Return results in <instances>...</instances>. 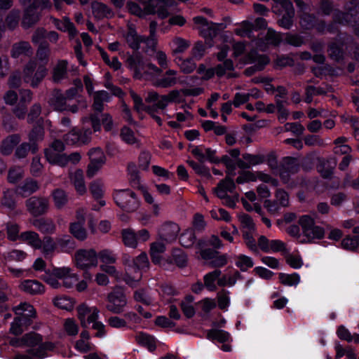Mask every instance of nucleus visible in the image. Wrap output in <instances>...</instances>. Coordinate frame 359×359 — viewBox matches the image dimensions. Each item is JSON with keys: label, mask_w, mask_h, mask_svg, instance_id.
<instances>
[{"label": "nucleus", "mask_w": 359, "mask_h": 359, "mask_svg": "<svg viewBox=\"0 0 359 359\" xmlns=\"http://www.w3.org/2000/svg\"><path fill=\"white\" fill-rule=\"evenodd\" d=\"M46 262L42 258H37L32 266L35 271H44L45 273L41 276V279L54 289L62 287L71 288L79 280L78 275L73 273L69 267H54L52 270L46 271Z\"/></svg>", "instance_id": "f257e3e1"}, {"label": "nucleus", "mask_w": 359, "mask_h": 359, "mask_svg": "<svg viewBox=\"0 0 359 359\" xmlns=\"http://www.w3.org/2000/svg\"><path fill=\"white\" fill-rule=\"evenodd\" d=\"M229 53H231V56L241 65L255 64L253 67L256 71L262 70L270 62L266 55L259 53L257 49L252 46H224L217 54L218 60L221 61L225 59Z\"/></svg>", "instance_id": "f03ea898"}, {"label": "nucleus", "mask_w": 359, "mask_h": 359, "mask_svg": "<svg viewBox=\"0 0 359 359\" xmlns=\"http://www.w3.org/2000/svg\"><path fill=\"white\" fill-rule=\"evenodd\" d=\"M123 262L128 266L123 276L124 281L131 287L136 286L142 278L141 270L149 267L147 255L142 252L135 259H131L128 255H124Z\"/></svg>", "instance_id": "7ed1b4c3"}, {"label": "nucleus", "mask_w": 359, "mask_h": 359, "mask_svg": "<svg viewBox=\"0 0 359 359\" xmlns=\"http://www.w3.org/2000/svg\"><path fill=\"white\" fill-rule=\"evenodd\" d=\"M76 311L77 318L82 327L86 328L89 324L92 323V328L97 330L95 337L101 338L106 334L104 325L102 322L97 320L100 313V311L97 307L89 306L83 303L77 306Z\"/></svg>", "instance_id": "20e7f679"}, {"label": "nucleus", "mask_w": 359, "mask_h": 359, "mask_svg": "<svg viewBox=\"0 0 359 359\" xmlns=\"http://www.w3.org/2000/svg\"><path fill=\"white\" fill-rule=\"evenodd\" d=\"M144 8H142L138 4L134 2L128 1L127 8L128 11L137 16L142 17L145 15L156 13L158 18L163 19L168 16V13L163 9V4H172L169 0H140Z\"/></svg>", "instance_id": "39448f33"}, {"label": "nucleus", "mask_w": 359, "mask_h": 359, "mask_svg": "<svg viewBox=\"0 0 359 359\" xmlns=\"http://www.w3.org/2000/svg\"><path fill=\"white\" fill-rule=\"evenodd\" d=\"M299 224L302 229L301 243H309L315 239H320L324 236L322 227L315 224L314 219L309 215H302L299 219Z\"/></svg>", "instance_id": "423d86ee"}, {"label": "nucleus", "mask_w": 359, "mask_h": 359, "mask_svg": "<svg viewBox=\"0 0 359 359\" xmlns=\"http://www.w3.org/2000/svg\"><path fill=\"white\" fill-rule=\"evenodd\" d=\"M273 11L280 16V25L285 28H290L292 25L294 10L290 0H273Z\"/></svg>", "instance_id": "0eeeda50"}, {"label": "nucleus", "mask_w": 359, "mask_h": 359, "mask_svg": "<svg viewBox=\"0 0 359 359\" xmlns=\"http://www.w3.org/2000/svg\"><path fill=\"white\" fill-rule=\"evenodd\" d=\"M114 200L118 207L127 212H134L140 206V201L136 194L130 189L115 191Z\"/></svg>", "instance_id": "6e6552de"}, {"label": "nucleus", "mask_w": 359, "mask_h": 359, "mask_svg": "<svg viewBox=\"0 0 359 359\" xmlns=\"http://www.w3.org/2000/svg\"><path fill=\"white\" fill-rule=\"evenodd\" d=\"M145 102L147 103L155 102V109L163 110L170 103H180L182 102L180 91L172 90L167 95H160L156 91L151 90L148 92L147 96L145 97Z\"/></svg>", "instance_id": "1a4fd4ad"}, {"label": "nucleus", "mask_w": 359, "mask_h": 359, "mask_svg": "<svg viewBox=\"0 0 359 359\" xmlns=\"http://www.w3.org/2000/svg\"><path fill=\"white\" fill-rule=\"evenodd\" d=\"M107 301L106 309L114 314L123 313L128 303L125 293L119 288H115L109 292Z\"/></svg>", "instance_id": "9d476101"}, {"label": "nucleus", "mask_w": 359, "mask_h": 359, "mask_svg": "<svg viewBox=\"0 0 359 359\" xmlns=\"http://www.w3.org/2000/svg\"><path fill=\"white\" fill-rule=\"evenodd\" d=\"M76 267L85 270L97 266V254L94 249H80L74 255Z\"/></svg>", "instance_id": "9b49d317"}, {"label": "nucleus", "mask_w": 359, "mask_h": 359, "mask_svg": "<svg viewBox=\"0 0 359 359\" xmlns=\"http://www.w3.org/2000/svg\"><path fill=\"white\" fill-rule=\"evenodd\" d=\"M262 35L263 45H278L284 41H286L288 45H298L301 42L299 41V37L288 34H281L271 28L262 33Z\"/></svg>", "instance_id": "f8f14e48"}, {"label": "nucleus", "mask_w": 359, "mask_h": 359, "mask_svg": "<svg viewBox=\"0 0 359 359\" xmlns=\"http://www.w3.org/2000/svg\"><path fill=\"white\" fill-rule=\"evenodd\" d=\"M196 28L199 31L201 35L205 38H212L217 33L225 28L222 23L215 24L208 22L204 18L197 16L194 18Z\"/></svg>", "instance_id": "ddd939ff"}, {"label": "nucleus", "mask_w": 359, "mask_h": 359, "mask_svg": "<svg viewBox=\"0 0 359 359\" xmlns=\"http://www.w3.org/2000/svg\"><path fill=\"white\" fill-rule=\"evenodd\" d=\"M157 27L156 22H151L150 24V33L151 36L149 38H144L143 36H138L136 31L131 27L128 28V32L126 35L127 42L130 45H139L140 43H145L146 45H155L157 41L154 36V32Z\"/></svg>", "instance_id": "4468645a"}, {"label": "nucleus", "mask_w": 359, "mask_h": 359, "mask_svg": "<svg viewBox=\"0 0 359 359\" xmlns=\"http://www.w3.org/2000/svg\"><path fill=\"white\" fill-rule=\"evenodd\" d=\"M28 212L33 216H39L44 214L48 208V200L44 197L32 196L25 201Z\"/></svg>", "instance_id": "2eb2a0df"}, {"label": "nucleus", "mask_w": 359, "mask_h": 359, "mask_svg": "<svg viewBox=\"0 0 359 359\" xmlns=\"http://www.w3.org/2000/svg\"><path fill=\"white\" fill-rule=\"evenodd\" d=\"M54 344L51 342H44L36 348H29L25 353H18L12 359H39L47 356L46 352L52 351Z\"/></svg>", "instance_id": "dca6fc26"}, {"label": "nucleus", "mask_w": 359, "mask_h": 359, "mask_svg": "<svg viewBox=\"0 0 359 359\" xmlns=\"http://www.w3.org/2000/svg\"><path fill=\"white\" fill-rule=\"evenodd\" d=\"M82 123L83 125V134H81V140L82 144L88 143L92 135V130L88 128V124L90 123L94 132L100 131L101 128L100 121L97 115L91 114L90 116L83 117L82 118Z\"/></svg>", "instance_id": "f3484780"}, {"label": "nucleus", "mask_w": 359, "mask_h": 359, "mask_svg": "<svg viewBox=\"0 0 359 359\" xmlns=\"http://www.w3.org/2000/svg\"><path fill=\"white\" fill-rule=\"evenodd\" d=\"M269 253L282 252L285 250V243L280 240H269L264 236H261L257 241V250Z\"/></svg>", "instance_id": "a211bd4d"}, {"label": "nucleus", "mask_w": 359, "mask_h": 359, "mask_svg": "<svg viewBox=\"0 0 359 359\" xmlns=\"http://www.w3.org/2000/svg\"><path fill=\"white\" fill-rule=\"evenodd\" d=\"M180 232L179 226L174 222L164 223L158 230L160 238L167 243L172 242L176 239Z\"/></svg>", "instance_id": "6ab92c4d"}, {"label": "nucleus", "mask_w": 359, "mask_h": 359, "mask_svg": "<svg viewBox=\"0 0 359 359\" xmlns=\"http://www.w3.org/2000/svg\"><path fill=\"white\" fill-rule=\"evenodd\" d=\"M58 39V34L55 32H46L43 29H38L32 36V42L41 45L55 43Z\"/></svg>", "instance_id": "aec40b11"}, {"label": "nucleus", "mask_w": 359, "mask_h": 359, "mask_svg": "<svg viewBox=\"0 0 359 359\" xmlns=\"http://www.w3.org/2000/svg\"><path fill=\"white\" fill-rule=\"evenodd\" d=\"M20 289L32 295L43 294L45 292L43 285L36 280H25L19 285Z\"/></svg>", "instance_id": "412c9836"}, {"label": "nucleus", "mask_w": 359, "mask_h": 359, "mask_svg": "<svg viewBox=\"0 0 359 359\" xmlns=\"http://www.w3.org/2000/svg\"><path fill=\"white\" fill-rule=\"evenodd\" d=\"M39 189L38 182L32 178H27L16 188V192L22 197L26 198Z\"/></svg>", "instance_id": "4be33fe9"}, {"label": "nucleus", "mask_w": 359, "mask_h": 359, "mask_svg": "<svg viewBox=\"0 0 359 359\" xmlns=\"http://www.w3.org/2000/svg\"><path fill=\"white\" fill-rule=\"evenodd\" d=\"M264 162V157L262 155H253L250 154H244L243 159L237 160L238 167L241 169H248L252 166L262 164Z\"/></svg>", "instance_id": "5701e85b"}, {"label": "nucleus", "mask_w": 359, "mask_h": 359, "mask_svg": "<svg viewBox=\"0 0 359 359\" xmlns=\"http://www.w3.org/2000/svg\"><path fill=\"white\" fill-rule=\"evenodd\" d=\"M69 176L76 191L80 195H83L86 192L87 189L84 181L83 170L77 169L74 172H70Z\"/></svg>", "instance_id": "b1692460"}, {"label": "nucleus", "mask_w": 359, "mask_h": 359, "mask_svg": "<svg viewBox=\"0 0 359 359\" xmlns=\"http://www.w3.org/2000/svg\"><path fill=\"white\" fill-rule=\"evenodd\" d=\"M235 189L236 184L233 180L227 175L224 180L219 182L215 191L217 197L223 198L228 195V193H233Z\"/></svg>", "instance_id": "393cba45"}, {"label": "nucleus", "mask_w": 359, "mask_h": 359, "mask_svg": "<svg viewBox=\"0 0 359 359\" xmlns=\"http://www.w3.org/2000/svg\"><path fill=\"white\" fill-rule=\"evenodd\" d=\"M161 73L160 68L154 64L148 63L136 70L135 76L139 79L144 78L147 80H151L154 77L160 75Z\"/></svg>", "instance_id": "a878e982"}, {"label": "nucleus", "mask_w": 359, "mask_h": 359, "mask_svg": "<svg viewBox=\"0 0 359 359\" xmlns=\"http://www.w3.org/2000/svg\"><path fill=\"white\" fill-rule=\"evenodd\" d=\"M24 15L22 20V26L24 28H29L34 25L39 20V13L37 11L39 8L23 6Z\"/></svg>", "instance_id": "bb28decb"}, {"label": "nucleus", "mask_w": 359, "mask_h": 359, "mask_svg": "<svg viewBox=\"0 0 359 359\" xmlns=\"http://www.w3.org/2000/svg\"><path fill=\"white\" fill-rule=\"evenodd\" d=\"M20 240L35 250H39L42 247V241L39 235L33 231H26L21 233Z\"/></svg>", "instance_id": "cd10ccee"}, {"label": "nucleus", "mask_w": 359, "mask_h": 359, "mask_svg": "<svg viewBox=\"0 0 359 359\" xmlns=\"http://www.w3.org/2000/svg\"><path fill=\"white\" fill-rule=\"evenodd\" d=\"M67 100H68L67 97L60 90H55L50 100V104L56 111H66L68 109Z\"/></svg>", "instance_id": "c85d7f7f"}, {"label": "nucleus", "mask_w": 359, "mask_h": 359, "mask_svg": "<svg viewBox=\"0 0 359 359\" xmlns=\"http://www.w3.org/2000/svg\"><path fill=\"white\" fill-rule=\"evenodd\" d=\"M177 72L174 69H168L163 78L157 80L154 86L161 88H170L176 85L179 80L177 77Z\"/></svg>", "instance_id": "c756f323"}, {"label": "nucleus", "mask_w": 359, "mask_h": 359, "mask_svg": "<svg viewBox=\"0 0 359 359\" xmlns=\"http://www.w3.org/2000/svg\"><path fill=\"white\" fill-rule=\"evenodd\" d=\"M45 158L52 165H57L60 167H65V154L60 151H53L52 148H46L44 150Z\"/></svg>", "instance_id": "7c9ffc66"}, {"label": "nucleus", "mask_w": 359, "mask_h": 359, "mask_svg": "<svg viewBox=\"0 0 359 359\" xmlns=\"http://www.w3.org/2000/svg\"><path fill=\"white\" fill-rule=\"evenodd\" d=\"M32 224L42 233L52 234L56 230V226L51 219L44 218L35 219L32 221Z\"/></svg>", "instance_id": "2f4dec72"}, {"label": "nucleus", "mask_w": 359, "mask_h": 359, "mask_svg": "<svg viewBox=\"0 0 359 359\" xmlns=\"http://www.w3.org/2000/svg\"><path fill=\"white\" fill-rule=\"evenodd\" d=\"M15 313L20 318L29 319L32 323V319L36 318V311L32 305L24 302L13 308Z\"/></svg>", "instance_id": "473e14b6"}, {"label": "nucleus", "mask_w": 359, "mask_h": 359, "mask_svg": "<svg viewBox=\"0 0 359 359\" xmlns=\"http://www.w3.org/2000/svg\"><path fill=\"white\" fill-rule=\"evenodd\" d=\"M20 141V136L13 134L2 140L0 146V152L4 155H9L13 152V148Z\"/></svg>", "instance_id": "72a5a7b5"}, {"label": "nucleus", "mask_w": 359, "mask_h": 359, "mask_svg": "<svg viewBox=\"0 0 359 359\" xmlns=\"http://www.w3.org/2000/svg\"><path fill=\"white\" fill-rule=\"evenodd\" d=\"M68 62L65 60H60L53 68V80L58 83L65 79L67 75Z\"/></svg>", "instance_id": "f704fd0d"}, {"label": "nucleus", "mask_w": 359, "mask_h": 359, "mask_svg": "<svg viewBox=\"0 0 359 359\" xmlns=\"http://www.w3.org/2000/svg\"><path fill=\"white\" fill-rule=\"evenodd\" d=\"M207 243L203 240H199L196 245V253L198 254L201 258L203 260H211L215 257V255L219 254L218 252L207 248Z\"/></svg>", "instance_id": "c9c22d12"}, {"label": "nucleus", "mask_w": 359, "mask_h": 359, "mask_svg": "<svg viewBox=\"0 0 359 359\" xmlns=\"http://www.w3.org/2000/svg\"><path fill=\"white\" fill-rule=\"evenodd\" d=\"M215 73L218 77L226 76L228 78L236 77L237 75L233 72V64L231 60H226L223 63L219 64L215 67Z\"/></svg>", "instance_id": "e433bc0d"}, {"label": "nucleus", "mask_w": 359, "mask_h": 359, "mask_svg": "<svg viewBox=\"0 0 359 359\" xmlns=\"http://www.w3.org/2000/svg\"><path fill=\"white\" fill-rule=\"evenodd\" d=\"M298 170V165L295 159L286 158L280 170V175L286 182L290 174H294Z\"/></svg>", "instance_id": "4c0bfd02"}, {"label": "nucleus", "mask_w": 359, "mask_h": 359, "mask_svg": "<svg viewBox=\"0 0 359 359\" xmlns=\"http://www.w3.org/2000/svg\"><path fill=\"white\" fill-rule=\"evenodd\" d=\"M43 337L41 334L36 332H29L25 334L21 337V341H22L23 346H27L30 348H36L35 346L43 344Z\"/></svg>", "instance_id": "58836bf2"}, {"label": "nucleus", "mask_w": 359, "mask_h": 359, "mask_svg": "<svg viewBox=\"0 0 359 359\" xmlns=\"http://www.w3.org/2000/svg\"><path fill=\"white\" fill-rule=\"evenodd\" d=\"M165 250V245L160 241L154 242L150 245V256L152 262L159 264L162 259L161 254Z\"/></svg>", "instance_id": "ea45409f"}, {"label": "nucleus", "mask_w": 359, "mask_h": 359, "mask_svg": "<svg viewBox=\"0 0 359 359\" xmlns=\"http://www.w3.org/2000/svg\"><path fill=\"white\" fill-rule=\"evenodd\" d=\"M31 325L29 319H25L19 316L14 318L11 325L10 332L15 335H20L22 332Z\"/></svg>", "instance_id": "a19ab883"}, {"label": "nucleus", "mask_w": 359, "mask_h": 359, "mask_svg": "<svg viewBox=\"0 0 359 359\" xmlns=\"http://www.w3.org/2000/svg\"><path fill=\"white\" fill-rule=\"evenodd\" d=\"M56 245L63 252H71L76 248L74 241L68 235H64L56 239Z\"/></svg>", "instance_id": "79ce46f5"}, {"label": "nucleus", "mask_w": 359, "mask_h": 359, "mask_svg": "<svg viewBox=\"0 0 359 359\" xmlns=\"http://www.w3.org/2000/svg\"><path fill=\"white\" fill-rule=\"evenodd\" d=\"M42 120H39L37 124L33 127L32 130L29 132L28 137L29 143L37 144L38 142H41L44 138V129L42 126Z\"/></svg>", "instance_id": "37998d69"}, {"label": "nucleus", "mask_w": 359, "mask_h": 359, "mask_svg": "<svg viewBox=\"0 0 359 359\" xmlns=\"http://www.w3.org/2000/svg\"><path fill=\"white\" fill-rule=\"evenodd\" d=\"M38 149V144L36 143L32 144L29 142H23L16 148L15 155L18 158H24L28 155L29 151L34 154Z\"/></svg>", "instance_id": "c03bdc74"}, {"label": "nucleus", "mask_w": 359, "mask_h": 359, "mask_svg": "<svg viewBox=\"0 0 359 359\" xmlns=\"http://www.w3.org/2000/svg\"><path fill=\"white\" fill-rule=\"evenodd\" d=\"M220 270H214L205 274L203 277L204 285L210 291H215L217 289L215 281L219 279L221 276Z\"/></svg>", "instance_id": "a18cd8bd"}, {"label": "nucleus", "mask_w": 359, "mask_h": 359, "mask_svg": "<svg viewBox=\"0 0 359 359\" xmlns=\"http://www.w3.org/2000/svg\"><path fill=\"white\" fill-rule=\"evenodd\" d=\"M122 241L124 245L131 248H136L137 246V238L136 233L130 229H125L121 231Z\"/></svg>", "instance_id": "49530a36"}, {"label": "nucleus", "mask_w": 359, "mask_h": 359, "mask_svg": "<svg viewBox=\"0 0 359 359\" xmlns=\"http://www.w3.org/2000/svg\"><path fill=\"white\" fill-rule=\"evenodd\" d=\"M18 194L15 190L7 189L4 191L1 205L10 210H14L16 207L15 196Z\"/></svg>", "instance_id": "de8ad7c7"}, {"label": "nucleus", "mask_w": 359, "mask_h": 359, "mask_svg": "<svg viewBox=\"0 0 359 359\" xmlns=\"http://www.w3.org/2000/svg\"><path fill=\"white\" fill-rule=\"evenodd\" d=\"M93 98L94 102L93 107L94 110L100 112L103 110V103L104 102H108L110 96L107 91L100 90L95 93Z\"/></svg>", "instance_id": "09e8293b"}, {"label": "nucleus", "mask_w": 359, "mask_h": 359, "mask_svg": "<svg viewBox=\"0 0 359 359\" xmlns=\"http://www.w3.org/2000/svg\"><path fill=\"white\" fill-rule=\"evenodd\" d=\"M90 191L93 198L99 201V203L101 206L105 205V201L102 200L101 198L103 196V183L100 180L93 181L90 185Z\"/></svg>", "instance_id": "8fccbe9b"}, {"label": "nucleus", "mask_w": 359, "mask_h": 359, "mask_svg": "<svg viewBox=\"0 0 359 359\" xmlns=\"http://www.w3.org/2000/svg\"><path fill=\"white\" fill-rule=\"evenodd\" d=\"M254 30L253 24L248 21H243L235 29V33L236 35L241 37H251L252 32Z\"/></svg>", "instance_id": "3c124183"}, {"label": "nucleus", "mask_w": 359, "mask_h": 359, "mask_svg": "<svg viewBox=\"0 0 359 359\" xmlns=\"http://www.w3.org/2000/svg\"><path fill=\"white\" fill-rule=\"evenodd\" d=\"M83 225L81 222H73L69 226L70 233L79 241H84L87 238V232Z\"/></svg>", "instance_id": "603ef678"}, {"label": "nucleus", "mask_w": 359, "mask_h": 359, "mask_svg": "<svg viewBox=\"0 0 359 359\" xmlns=\"http://www.w3.org/2000/svg\"><path fill=\"white\" fill-rule=\"evenodd\" d=\"M280 282L286 286H296L300 282V276L297 273L287 274L280 273L278 275Z\"/></svg>", "instance_id": "864d4df0"}, {"label": "nucleus", "mask_w": 359, "mask_h": 359, "mask_svg": "<svg viewBox=\"0 0 359 359\" xmlns=\"http://www.w3.org/2000/svg\"><path fill=\"white\" fill-rule=\"evenodd\" d=\"M241 277L240 273L236 271L233 274H224L222 277H219L217 285L221 287L234 285L238 279Z\"/></svg>", "instance_id": "5fc2aeb1"}, {"label": "nucleus", "mask_w": 359, "mask_h": 359, "mask_svg": "<svg viewBox=\"0 0 359 359\" xmlns=\"http://www.w3.org/2000/svg\"><path fill=\"white\" fill-rule=\"evenodd\" d=\"M235 265L242 271H246L253 266L254 262L251 257L244 255H238L235 257Z\"/></svg>", "instance_id": "6e6d98bb"}, {"label": "nucleus", "mask_w": 359, "mask_h": 359, "mask_svg": "<svg viewBox=\"0 0 359 359\" xmlns=\"http://www.w3.org/2000/svg\"><path fill=\"white\" fill-rule=\"evenodd\" d=\"M207 337L211 340H217L220 343L228 341L230 339L229 332L222 330H210L207 334Z\"/></svg>", "instance_id": "4d7b16f0"}, {"label": "nucleus", "mask_w": 359, "mask_h": 359, "mask_svg": "<svg viewBox=\"0 0 359 359\" xmlns=\"http://www.w3.org/2000/svg\"><path fill=\"white\" fill-rule=\"evenodd\" d=\"M42 241L41 250L42 253L45 256L50 255L53 253L57 248L56 241H55L53 238L50 236H44Z\"/></svg>", "instance_id": "13d9d810"}, {"label": "nucleus", "mask_w": 359, "mask_h": 359, "mask_svg": "<svg viewBox=\"0 0 359 359\" xmlns=\"http://www.w3.org/2000/svg\"><path fill=\"white\" fill-rule=\"evenodd\" d=\"M20 12L19 10L13 9L6 18V25L9 29H15L19 24Z\"/></svg>", "instance_id": "bf43d9fd"}, {"label": "nucleus", "mask_w": 359, "mask_h": 359, "mask_svg": "<svg viewBox=\"0 0 359 359\" xmlns=\"http://www.w3.org/2000/svg\"><path fill=\"white\" fill-rule=\"evenodd\" d=\"M224 163L226 168V175L228 176H234L236 175L235 170L237 164V160L235 161L233 158H231L229 155H224L219 159V163Z\"/></svg>", "instance_id": "052dcab7"}, {"label": "nucleus", "mask_w": 359, "mask_h": 359, "mask_svg": "<svg viewBox=\"0 0 359 359\" xmlns=\"http://www.w3.org/2000/svg\"><path fill=\"white\" fill-rule=\"evenodd\" d=\"M93 14L97 18L109 17L111 15V10L104 4L95 2L92 5Z\"/></svg>", "instance_id": "680f3d73"}, {"label": "nucleus", "mask_w": 359, "mask_h": 359, "mask_svg": "<svg viewBox=\"0 0 359 359\" xmlns=\"http://www.w3.org/2000/svg\"><path fill=\"white\" fill-rule=\"evenodd\" d=\"M55 26L58 29L63 32H67L70 36H73L76 33V29L73 23L67 18H65L62 20L55 21Z\"/></svg>", "instance_id": "e2e57ef3"}, {"label": "nucleus", "mask_w": 359, "mask_h": 359, "mask_svg": "<svg viewBox=\"0 0 359 359\" xmlns=\"http://www.w3.org/2000/svg\"><path fill=\"white\" fill-rule=\"evenodd\" d=\"M180 243L185 248L194 245L196 241V236L194 230L187 229L180 236Z\"/></svg>", "instance_id": "0e129e2a"}, {"label": "nucleus", "mask_w": 359, "mask_h": 359, "mask_svg": "<svg viewBox=\"0 0 359 359\" xmlns=\"http://www.w3.org/2000/svg\"><path fill=\"white\" fill-rule=\"evenodd\" d=\"M24 176V170L20 166H13L11 168L8 173V181L10 183L15 184L21 180Z\"/></svg>", "instance_id": "69168bd1"}, {"label": "nucleus", "mask_w": 359, "mask_h": 359, "mask_svg": "<svg viewBox=\"0 0 359 359\" xmlns=\"http://www.w3.org/2000/svg\"><path fill=\"white\" fill-rule=\"evenodd\" d=\"M64 330L69 336H76L79 333V325L74 318H67L63 324Z\"/></svg>", "instance_id": "338daca9"}, {"label": "nucleus", "mask_w": 359, "mask_h": 359, "mask_svg": "<svg viewBox=\"0 0 359 359\" xmlns=\"http://www.w3.org/2000/svg\"><path fill=\"white\" fill-rule=\"evenodd\" d=\"M53 198L55 206L57 208H61L67 202V196L65 191L57 189L53 192Z\"/></svg>", "instance_id": "774afa93"}]
</instances>
